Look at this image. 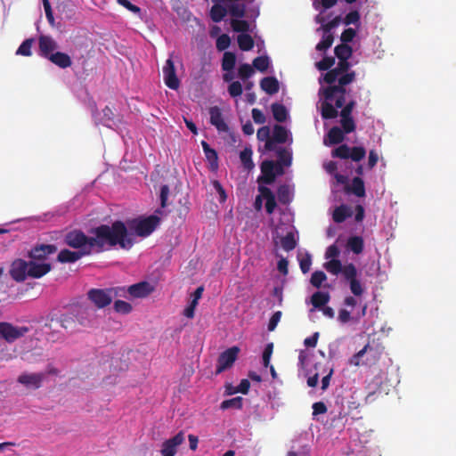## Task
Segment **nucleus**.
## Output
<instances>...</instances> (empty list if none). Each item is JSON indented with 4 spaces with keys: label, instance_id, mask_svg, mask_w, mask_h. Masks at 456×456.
Returning a JSON list of instances; mask_svg holds the SVG:
<instances>
[{
    "label": "nucleus",
    "instance_id": "1",
    "mask_svg": "<svg viewBox=\"0 0 456 456\" xmlns=\"http://www.w3.org/2000/svg\"><path fill=\"white\" fill-rule=\"evenodd\" d=\"M334 53L338 60V64L324 74L323 81L328 84V86L319 91V94L324 98L321 103V114L323 119H332L338 117V111L332 106V101H335L338 108H341L346 102L347 94L346 86L356 78L355 71L350 70L349 59L353 55L352 47L346 44H340L335 47Z\"/></svg>",
    "mask_w": 456,
    "mask_h": 456
},
{
    "label": "nucleus",
    "instance_id": "2",
    "mask_svg": "<svg viewBox=\"0 0 456 456\" xmlns=\"http://www.w3.org/2000/svg\"><path fill=\"white\" fill-rule=\"evenodd\" d=\"M89 232L91 236L78 229L69 231L65 233L63 242L86 256L102 253L106 249V246L113 248L118 245L125 249H129L133 246L125 223L119 220L113 222L110 226L101 224L92 228Z\"/></svg>",
    "mask_w": 456,
    "mask_h": 456
},
{
    "label": "nucleus",
    "instance_id": "3",
    "mask_svg": "<svg viewBox=\"0 0 456 456\" xmlns=\"http://www.w3.org/2000/svg\"><path fill=\"white\" fill-rule=\"evenodd\" d=\"M327 272L333 275L342 273L344 279L348 282L350 291L355 297H362L364 293V288L361 281L357 278V269L353 263L342 265L338 259H330L323 265Z\"/></svg>",
    "mask_w": 456,
    "mask_h": 456
},
{
    "label": "nucleus",
    "instance_id": "4",
    "mask_svg": "<svg viewBox=\"0 0 456 456\" xmlns=\"http://www.w3.org/2000/svg\"><path fill=\"white\" fill-rule=\"evenodd\" d=\"M383 350L384 347L379 344L368 343L362 350L350 358L349 363L354 366H373L380 360Z\"/></svg>",
    "mask_w": 456,
    "mask_h": 456
},
{
    "label": "nucleus",
    "instance_id": "5",
    "mask_svg": "<svg viewBox=\"0 0 456 456\" xmlns=\"http://www.w3.org/2000/svg\"><path fill=\"white\" fill-rule=\"evenodd\" d=\"M159 222L160 218L159 216L151 215L144 218L127 220L125 225L127 229V232H129L128 230H130L139 237H148L155 231ZM128 235L134 241L132 234L128 233Z\"/></svg>",
    "mask_w": 456,
    "mask_h": 456
},
{
    "label": "nucleus",
    "instance_id": "6",
    "mask_svg": "<svg viewBox=\"0 0 456 456\" xmlns=\"http://www.w3.org/2000/svg\"><path fill=\"white\" fill-rule=\"evenodd\" d=\"M29 331L30 328L28 326H15L8 322H0V338L7 343H13Z\"/></svg>",
    "mask_w": 456,
    "mask_h": 456
},
{
    "label": "nucleus",
    "instance_id": "7",
    "mask_svg": "<svg viewBox=\"0 0 456 456\" xmlns=\"http://www.w3.org/2000/svg\"><path fill=\"white\" fill-rule=\"evenodd\" d=\"M348 95V93L346 94V97ZM356 105V102L354 99H350L348 102H345L343 106L340 108V117H341V129L344 133L348 134L353 132L355 129V123L352 118V111ZM335 110L338 111V109L336 104H332Z\"/></svg>",
    "mask_w": 456,
    "mask_h": 456
},
{
    "label": "nucleus",
    "instance_id": "8",
    "mask_svg": "<svg viewBox=\"0 0 456 456\" xmlns=\"http://www.w3.org/2000/svg\"><path fill=\"white\" fill-rule=\"evenodd\" d=\"M46 378L45 372H22L17 378V382L26 389L36 390L42 387Z\"/></svg>",
    "mask_w": 456,
    "mask_h": 456
},
{
    "label": "nucleus",
    "instance_id": "9",
    "mask_svg": "<svg viewBox=\"0 0 456 456\" xmlns=\"http://www.w3.org/2000/svg\"><path fill=\"white\" fill-rule=\"evenodd\" d=\"M366 151L362 147L349 148L347 144H340L332 151V157L342 159H351L354 161H360L364 158Z\"/></svg>",
    "mask_w": 456,
    "mask_h": 456
},
{
    "label": "nucleus",
    "instance_id": "10",
    "mask_svg": "<svg viewBox=\"0 0 456 456\" xmlns=\"http://www.w3.org/2000/svg\"><path fill=\"white\" fill-rule=\"evenodd\" d=\"M111 296L108 289H91L87 292V298L99 309L111 304Z\"/></svg>",
    "mask_w": 456,
    "mask_h": 456
},
{
    "label": "nucleus",
    "instance_id": "11",
    "mask_svg": "<svg viewBox=\"0 0 456 456\" xmlns=\"http://www.w3.org/2000/svg\"><path fill=\"white\" fill-rule=\"evenodd\" d=\"M239 347L232 346L220 354L217 359L216 374H220L228 368H231L238 357Z\"/></svg>",
    "mask_w": 456,
    "mask_h": 456
},
{
    "label": "nucleus",
    "instance_id": "12",
    "mask_svg": "<svg viewBox=\"0 0 456 456\" xmlns=\"http://www.w3.org/2000/svg\"><path fill=\"white\" fill-rule=\"evenodd\" d=\"M162 70L166 86L172 90H177L180 86V80L176 76L175 67L171 58L166 61Z\"/></svg>",
    "mask_w": 456,
    "mask_h": 456
},
{
    "label": "nucleus",
    "instance_id": "13",
    "mask_svg": "<svg viewBox=\"0 0 456 456\" xmlns=\"http://www.w3.org/2000/svg\"><path fill=\"white\" fill-rule=\"evenodd\" d=\"M184 439L183 432L180 431L175 436L164 441L160 450L161 456H175L177 447L184 442Z\"/></svg>",
    "mask_w": 456,
    "mask_h": 456
},
{
    "label": "nucleus",
    "instance_id": "14",
    "mask_svg": "<svg viewBox=\"0 0 456 456\" xmlns=\"http://www.w3.org/2000/svg\"><path fill=\"white\" fill-rule=\"evenodd\" d=\"M28 262L23 259H16L11 265L10 275L18 282L24 281L28 276Z\"/></svg>",
    "mask_w": 456,
    "mask_h": 456
},
{
    "label": "nucleus",
    "instance_id": "15",
    "mask_svg": "<svg viewBox=\"0 0 456 456\" xmlns=\"http://www.w3.org/2000/svg\"><path fill=\"white\" fill-rule=\"evenodd\" d=\"M58 48L57 42L51 37L41 35L38 37V51L39 55L48 60L51 54Z\"/></svg>",
    "mask_w": 456,
    "mask_h": 456
},
{
    "label": "nucleus",
    "instance_id": "16",
    "mask_svg": "<svg viewBox=\"0 0 456 456\" xmlns=\"http://www.w3.org/2000/svg\"><path fill=\"white\" fill-rule=\"evenodd\" d=\"M154 290L153 286L148 281H140L127 287V293L134 298H143Z\"/></svg>",
    "mask_w": 456,
    "mask_h": 456
},
{
    "label": "nucleus",
    "instance_id": "17",
    "mask_svg": "<svg viewBox=\"0 0 456 456\" xmlns=\"http://www.w3.org/2000/svg\"><path fill=\"white\" fill-rule=\"evenodd\" d=\"M57 247L53 244H40L35 246L28 253L33 260H45L48 256L55 253Z\"/></svg>",
    "mask_w": 456,
    "mask_h": 456
},
{
    "label": "nucleus",
    "instance_id": "18",
    "mask_svg": "<svg viewBox=\"0 0 456 456\" xmlns=\"http://www.w3.org/2000/svg\"><path fill=\"white\" fill-rule=\"evenodd\" d=\"M275 163L273 160H265L261 163V175L258 177V182L265 184H271L275 180L274 172Z\"/></svg>",
    "mask_w": 456,
    "mask_h": 456
},
{
    "label": "nucleus",
    "instance_id": "19",
    "mask_svg": "<svg viewBox=\"0 0 456 456\" xmlns=\"http://www.w3.org/2000/svg\"><path fill=\"white\" fill-rule=\"evenodd\" d=\"M279 145L280 144H265V149L269 151H275L278 157L277 162L285 167H289L292 161L291 151Z\"/></svg>",
    "mask_w": 456,
    "mask_h": 456
},
{
    "label": "nucleus",
    "instance_id": "20",
    "mask_svg": "<svg viewBox=\"0 0 456 456\" xmlns=\"http://www.w3.org/2000/svg\"><path fill=\"white\" fill-rule=\"evenodd\" d=\"M28 277L39 279L48 273L52 270V265L49 263L38 264L36 261L28 262Z\"/></svg>",
    "mask_w": 456,
    "mask_h": 456
},
{
    "label": "nucleus",
    "instance_id": "21",
    "mask_svg": "<svg viewBox=\"0 0 456 456\" xmlns=\"http://www.w3.org/2000/svg\"><path fill=\"white\" fill-rule=\"evenodd\" d=\"M210 123L220 132H227L228 126L223 118L221 110L215 106L209 109Z\"/></svg>",
    "mask_w": 456,
    "mask_h": 456
},
{
    "label": "nucleus",
    "instance_id": "22",
    "mask_svg": "<svg viewBox=\"0 0 456 456\" xmlns=\"http://www.w3.org/2000/svg\"><path fill=\"white\" fill-rule=\"evenodd\" d=\"M48 60L61 69H67L72 65L70 56L62 52H55Z\"/></svg>",
    "mask_w": 456,
    "mask_h": 456
},
{
    "label": "nucleus",
    "instance_id": "23",
    "mask_svg": "<svg viewBox=\"0 0 456 456\" xmlns=\"http://www.w3.org/2000/svg\"><path fill=\"white\" fill-rule=\"evenodd\" d=\"M259 191L265 200V210L268 214H273L277 204L273 192L270 188L265 186H260Z\"/></svg>",
    "mask_w": 456,
    "mask_h": 456
},
{
    "label": "nucleus",
    "instance_id": "24",
    "mask_svg": "<svg viewBox=\"0 0 456 456\" xmlns=\"http://www.w3.org/2000/svg\"><path fill=\"white\" fill-rule=\"evenodd\" d=\"M85 256L86 255L79 251H71L64 248L59 252L57 261L60 263H75Z\"/></svg>",
    "mask_w": 456,
    "mask_h": 456
},
{
    "label": "nucleus",
    "instance_id": "25",
    "mask_svg": "<svg viewBox=\"0 0 456 456\" xmlns=\"http://www.w3.org/2000/svg\"><path fill=\"white\" fill-rule=\"evenodd\" d=\"M260 86L263 91L272 95L278 93L280 89L279 82L274 77H266L260 81Z\"/></svg>",
    "mask_w": 456,
    "mask_h": 456
},
{
    "label": "nucleus",
    "instance_id": "26",
    "mask_svg": "<svg viewBox=\"0 0 456 456\" xmlns=\"http://www.w3.org/2000/svg\"><path fill=\"white\" fill-rule=\"evenodd\" d=\"M206 159L208 162V168L211 171L218 169V156L216 150L210 148V144H202Z\"/></svg>",
    "mask_w": 456,
    "mask_h": 456
},
{
    "label": "nucleus",
    "instance_id": "27",
    "mask_svg": "<svg viewBox=\"0 0 456 456\" xmlns=\"http://www.w3.org/2000/svg\"><path fill=\"white\" fill-rule=\"evenodd\" d=\"M288 135L289 132L284 126L275 125L273 129L272 139H268L265 142H286Z\"/></svg>",
    "mask_w": 456,
    "mask_h": 456
},
{
    "label": "nucleus",
    "instance_id": "28",
    "mask_svg": "<svg viewBox=\"0 0 456 456\" xmlns=\"http://www.w3.org/2000/svg\"><path fill=\"white\" fill-rule=\"evenodd\" d=\"M352 214V210L347 206L340 205L334 209L332 218L335 223L341 224L350 217Z\"/></svg>",
    "mask_w": 456,
    "mask_h": 456
},
{
    "label": "nucleus",
    "instance_id": "29",
    "mask_svg": "<svg viewBox=\"0 0 456 456\" xmlns=\"http://www.w3.org/2000/svg\"><path fill=\"white\" fill-rule=\"evenodd\" d=\"M346 248L354 254L359 255L363 251L364 241L361 236H351L346 242Z\"/></svg>",
    "mask_w": 456,
    "mask_h": 456
},
{
    "label": "nucleus",
    "instance_id": "30",
    "mask_svg": "<svg viewBox=\"0 0 456 456\" xmlns=\"http://www.w3.org/2000/svg\"><path fill=\"white\" fill-rule=\"evenodd\" d=\"M330 300V296L328 292L316 291L311 297V303L314 308L321 309L326 305Z\"/></svg>",
    "mask_w": 456,
    "mask_h": 456
},
{
    "label": "nucleus",
    "instance_id": "31",
    "mask_svg": "<svg viewBox=\"0 0 456 456\" xmlns=\"http://www.w3.org/2000/svg\"><path fill=\"white\" fill-rule=\"evenodd\" d=\"M273 118L278 122H284L288 118V110L283 104L273 103L271 105Z\"/></svg>",
    "mask_w": 456,
    "mask_h": 456
},
{
    "label": "nucleus",
    "instance_id": "32",
    "mask_svg": "<svg viewBox=\"0 0 456 456\" xmlns=\"http://www.w3.org/2000/svg\"><path fill=\"white\" fill-rule=\"evenodd\" d=\"M347 191H351L357 197H364L365 196V187H364V182L363 180L359 177H354L352 180V186L351 188H348Z\"/></svg>",
    "mask_w": 456,
    "mask_h": 456
},
{
    "label": "nucleus",
    "instance_id": "33",
    "mask_svg": "<svg viewBox=\"0 0 456 456\" xmlns=\"http://www.w3.org/2000/svg\"><path fill=\"white\" fill-rule=\"evenodd\" d=\"M237 42L241 51H249L254 47V40L248 34H240Z\"/></svg>",
    "mask_w": 456,
    "mask_h": 456
},
{
    "label": "nucleus",
    "instance_id": "34",
    "mask_svg": "<svg viewBox=\"0 0 456 456\" xmlns=\"http://www.w3.org/2000/svg\"><path fill=\"white\" fill-rule=\"evenodd\" d=\"M252 150L246 147L240 154V161L247 170H251L255 166L252 161Z\"/></svg>",
    "mask_w": 456,
    "mask_h": 456
},
{
    "label": "nucleus",
    "instance_id": "35",
    "mask_svg": "<svg viewBox=\"0 0 456 456\" xmlns=\"http://www.w3.org/2000/svg\"><path fill=\"white\" fill-rule=\"evenodd\" d=\"M226 13L227 11L224 6L216 4L211 7L210 18L214 22H220L225 17Z\"/></svg>",
    "mask_w": 456,
    "mask_h": 456
},
{
    "label": "nucleus",
    "instance_id": "36",
    "mask_svg": "<svg viewBox=\"0 0 456 456\" xmlns=\"http://www.w3.org/2000/svg\"><path fill=\"white\" fill-rule=\"evenodd\" d=\"M281 246L285 251H291L297 247L294 233L289 232L281 238Z\"/></svg>",
    "mask_w": 456,
    "mask_h": 456
},
{
    "label": "nucleus",
    "instance_id": "37",
    "mask_svg": "<svg viewBox=\"0 0 456 456\" xmlns=\"http://www.w3.org/2000/svg\"><path fill=\"white\" fill-rule=\"evenodd\" d=\"M236 55L232 52H225L222 60V69L224 71H231L235 67Z\"/></svg>",
    "mask_w": 456,
    "mask_h": 456
},
{
    "label": "nucleus",
    "instance_id": "38",
    "mask_svg": "<svg viewBox=\"0 0 456 456\" xmlns=\"http://www.w3.org/2000/svg\"><path fill=\"white\" fill-rule=\"evenodd\" d=\"M33 43H34L33 38H27L26 40H24L21 43V45L19 46V48L17 49L16 54L21 55V56H27V57L31 56L32 55L31 48H32Z\"/></svg>",
    "mask_w": 456,
    "mask_h": 456
},
{
    "label": "nucleus",
    "instance_id": "39",
    "mask_svg": "<svg viewBox=\"0 0 456 456\" xmlns=\"http://www.w3.org/2000/svg\"><path fill=\"white\" fill-rule=\"evenodd\" d=\"M243 405V398L237 396L232 399L224 400L221 403L220 408L222 410H227L230 408L241 409Z\"/></svg>",
    "mask_w": 456,
    "mask_h": 456
},
{
    "label": "nucleus",
    "instance_id": "40",
    "mask_svg": "<svg viewBox=\"0 0 456 456\" xmlns=\"http://www.w3.org/2000/svg\"><path fill=\"white\" fill-rule=\"evenodd\" d=\"M345 133L338 126L332 127L328 133L329 142H343Z\"/></svg>",
    "mask_w": 456,
    "mask_h": 456
},
{
    "label": "nucleus",
    "instance_id": "41",
    "mask_svg": "<svg viewBox=\"0 0 456 456\" xmlns=\"http://www.w3.org/2000/svg\"><path fill=\"white\" fill-rule=\"evenodd\" d=\"M231 26L235 32H240L241 34H246L249 30V23L245 20H232L231 21Z\"/></svg>",
    "mask_w": 456,
    "mask_h": 456
},
{
    "label": "nucleus",
    "instance_id": "42",
    "mask_svg": "<svg viewBox=\"0 0 456 456\" xmlns=\"http://www.w3.org/2000/svg\"><path fill=\"white\" fill-rule=\"evenodd\" d=\"M270 61L267 56H258L253 61V67L260 72H265L269 67Z\"/></svg>",
    "mask_w": 456,
    "mask_h": 456
},
{
    "label": "nucleus",
    "instance_id": "43",
    "mask_svg": "<svg viewBox=\"0 0 456 456\" xmlns=\"http://www.w3.org/2000/svg\"><path fill=\"white\" fill-rule=\"evenodd\" d=\"M333 41H334V37L332 34H324L323 33L322 40L316 45V50L317 51H326L332 45Z\"/></svg>",
    "mask_w": 456,
    "mask_h": 456
},
{
    "label": "nucleus",
    "instance_id": "44",
    "mask_svg": "<svg viewBox=\"0 0 456 456\" xmlns=\"http://www.w3.org/2000/svg\"><path fill=\"white\" fill-rule=\"evenodd\" d=\"M327 280V276L322 271H315L312 273L310 282L314 288H321L323 281Z\"/></svg>",
    "mask_w": 456,
    "mask_h": 456
},
{
    "label": "nucleus",
    "instance_id": "45",
    "mask_svg": "<svg viewBox=\"0 0 456 456\" xmlns=\"http://www.w3.org/2000/svg\"><path fill=\"white\" fill-rule=\"evenodd\" d=\"M230 14L236 18H243L246 12V6L244 4H232L229 5Z\"/></svg>",
    "mask_w": 456,
    "mask_h": 456
},
{
    "label": "nucleus",
    "instance_id": "46",
    "mask_svg": "<svg viewBox=\"0 0 456 456\" xmlns=\"http://www.w3.org/2000/svg\"><path fill=\"white\" fill-rule=\"evenodd\" d=\"M114 117H115L114 112L111 110V108H110L109 106H106L102 110V121L103 125H105L106 126L110 127L112 125H115Z\"/></svg>",
    "mask_w": 456,
    "mask_h": 456
},
{
    "label": "nucleus",
    "instance_id": "47",
    "mask_svg": "<svg viewBox=\"0 0 456 456\" xmlns=\"http://www.w3.org/2000/svg\"><path fill=\"white\" fill-rule=\"evenodd\" d=\"M277 194H278L279 201L281 203L288 204L290 202L291 198H290V191H289V186H287V185L280 186L278 189Z\"/></svg>",
    "mask_w": 456,
    "mask_h": 456
},
{
    "label": "nucleus",
    "instance_id": "48",
    "mask_svg": "<svg viewBox=\"0 0 456 456\" xmlns=\"http://www.w3.org/2000/svg\"><path fill=\"white\" fill-rule=\"evenodd\" d=\"M335 64V58L332 56L324 57L322 60L316 63V67L319 70L330 71L331 67Z\"/></svg>",
    "mask_w": 456,
    "mask_h": 456
},
{
    "label": "nucleus",
    "instance_id": "49",
    "mask_svg": "<svg viewBox=\"0 0 456 456\" xmlns=\"http://www.w3.org/2000/svg\"><path fill=\"white\" fill-rule=\"evenodd\" d=\"M132 309H133V307H132L131 304H129L126 301L116 300L114 302V310L117 313L127 314L131 313Z\"/></svg>",
    "mask_w": 456,
    "mask_h": 456
},
{
    "label": "nucleus",
    "instance_id": "50",
    "mask_svg": "<svg viewBox=\"0 0 456 456\" xmlns=\"http://www.w3.org/2000/svg\"><path fill=\"white\" fill-rule=\"evenodd\" d=\"M231 45V38L227 34L219 36L216 42V46L218 51H224Z\"/></svg>",
    "mask_w": 456,
    "mask_h": 456
},
{
    "label": "nucleus",
    "instance_id": "51",
    "mask_svg": "<svg viewBox=\"0 0 456 456\" xmlns=\"http://www.w3.org/2000/svg\"><path fill=\"white\" fill-rule=\"evenodd\" d=\"M359 318L360 317H357V318L352 317L351 312L346 308H341L338 311V321L342 324H346V323L349 322L351 320H355V322H358Z\"/></svg>",
    "mask_w": 456,
    "mask_h": 456
},
{
    "label": "nucleus",
    "instance_id": "52",
    "mask_svg": "<svg viewBox=\"0 0 456 456\" xmlns=\"http://www.w3.org/2000/svg\"><path fill=\"white\" fill-rule=\"evenodd\" d=\"M253 68L248 63L241 64L238 70L239 77L243 80L250 77L253 75Z\"/></svg>",
    "mask_w": 456,
    "mask_h": 456
},
{
    "label": "nucleus",
    "instance_id": "53",
    "mask_svg": "<svg viewBox=\"0 0 456 456\" xmlns=\"http://www.w3.org/2000/svg\"><path fill=\"white\" fill-rule=\"evenodd\" d=\"M243 89L240 82L234 81L228 86V93L232 97H237L242 94Z\"/></svg>",
    "mask_w": 456,
    "mask_h": 456
},
{
    "label": "nucleus",
    "instance_id": "54",
    "mask_svg": "<svg viewBox=\"0 0 456 456\" xmlns=\"http://www.w3.org/2000/svg\"><path fill=\"white\" fill-rule=\"evenodd\" d=\"M360 18L361 16L358 11H351L344 18V23L346 26L351 24H356L359 23Z\"/></svg>",
    "mask_w": 456,
    "mask_h": 456
},
{
    "label": "nucleus",
    "instance_id": "55",
    "mask_svg": "<svg viewBox=\"0 0 456 456\" xmlns=\"http://www.w3.org/2000/svg\"><path fill=\"white\" fill-rule=\"evenodd\" d=\"M355 35L356 31L352 28H348L342 32L340 40L342 41V44L347 45L354 40Z\"/></svg>",
    "mask_w": 456,
    "mask_h": 456
},
{
    "label": "nucleus",
    "instance_id": "56",
    "mask_svg": "<svg viewBox=\"0 0 456 456\" xmlns=\"http://www.w3.org/2000/svg\"><path fill=\"white\" fill-rule=\"evenodd\" d=\"M273 343H269L268 345H266L264 352H263V364L265 368H267L270 364V359H271V356H272V354H273Z\"/></svg>",
    "mask_w": 456,
    "mask_h": 456
},
{
    "label": "nucleus",
    "instance_id": "57",
    "mask_svg": "<svg viewBox=\"0 0 456 456\" xmlns=\"http://www.w3.org/2000/svg\"><path fill=\"white\" fill-rule=\"evenodd\" d=\"M339 22H340V17L337 16L332 20L329 21L328 23L322 24V29L323 33L324 34H331L330 33L331 29L336 28L337 26H338Z\"/></svg>",
    "mask_w": 456,
    "mask_h": 456
},
{
    "label": "nucleus",
    "instance_id": "58",
    "mask_svg": "<svg viewBox=\"0 0 456 456\" xmlns=\"http://www.w3.org/2000/svg\"><path fill=\"white\" fill-rule=\"evenodd\" d=\"M312 265L311 256L306 254L305 256L299 260V266L303 273L309 272Z\"/></svg>",
    "mask_w": 456,
    "mask_h": 456
},
{
    "label": "nucleus",
    "instance_id": "59",
    "mask_svg": "<svg viewBox=\"0 0 456 456\" xmlns=\"http://www.w3.org/2000/svg\"><path fill=\"white\" fill-rule=\"evenodd\" d=\"M281 314H282L281 311H277L272 315V317L270 318L269 323H268V330L269 331H273L275 330L277 324L281 321Z\"/></svg>",
    "mask_w": 456,
    "mask_h": 456
},
{
    "label": "nucleus",
    "instance_id": "60",
    "mask_svg": "<svg viewBox=\"0 0 456 456\" xmlns=\"http://www.w3.org/2000/svg\"><path fill=\"white\" fill-rule=\"evenodd\" d=\"M212 184L216 191L219 194V201L224 202L226 200L227 195L222 184L217 180L213 181Z\"/></svg>",
    "mask_w": 456,
    "mask_h": 456
},
{
    "label": "nucleus",
    "instance_id": "61",
    "mask_svg": "<svg viewBox=\"0 0 456 456\" xmlns=\"http://www.w3.org/2000/svg\"><path fill=\"white\" fill-rule=\"evenodd\" d=\"M117 2L124 6L126 9H127L128 11L135 13V14H140L141 13V9L140 7H138L137 5L135 4H133L131 2H129L128 0H117Z\"/></svg>",
    "mask_w": 456,
    "mask_h": 456
},
{
    "label": "nucleus",
    "instance_id": "62",
    "mask_svg": "<svg viewBox=\"0 0 456 456\" xmlns=\"http://www.w3.org/2000/svg\"><path fill=\"white\" fill-rule=\"evenodd\" d=\"M61 326L65 329H72L75 325V321L70 315H61L60 319Z\"/></svg>",
    "mask_w": 456,
    "mask_h": 456
},
{
    "label": "nucleus",
    "instance_id": "63",
    "mask_svg": "<svg viewBox=\"0 0 456 456\" xmlns=\"http://www.w3.org/2000/svg\"><path fill=\"white\" fill-rule=\"evenodd\" d=\"M109 292L111 294V298H115L117 297H126V294L127 293V288L126 287H113L109 288Z\"/></svg>",
    "mask_w": 456,
    "mask_h": 456
},
{
    "label": "nucleus",
    "instance_id": "64",
    "mask_svg": "<svg viewBox=\"0 0 456 456\" xmlns=\"http://www.w3.org/2000/svg\"><path fill=\"white\" fill-rule=\"evenodd\" d=\"M168 195H169V186L167 184L162 185L160 188V195H159L160 205L162 208L167 207V201Z\"/></svg>",
    "mask_w": 456,
    "mask_h": 456
}]
</instances>
